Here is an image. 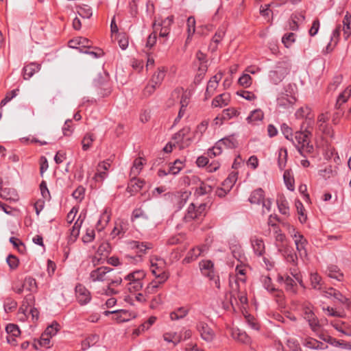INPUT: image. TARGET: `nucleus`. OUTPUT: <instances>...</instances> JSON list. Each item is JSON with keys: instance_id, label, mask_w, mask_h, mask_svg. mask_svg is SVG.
<instances>
[{"instance_id": "nucleus-1", "label": "nucleus", "mask_w": 351, "mask_h": 351, "mask_svg": "<svg viewBox=\"0 0 351 351\" xmlns=\"http://www.w3.org/2000/svg\"><path fill=\"white\" fill-rule=\"evenodd\" d=\"M280 130L285 138L293 143L302 156H305V154L313 152V146L310 142L311 132L307 128L293 134L292 129L287 123H282Z\"/></svg>"}, {"instance_id": "nucleus-2", "label": "nucleus", "mask_w": 351, "mask_h": 351, "mask_svg": "<svg viewBox=\"0 0 351 351\" xmlns=\"http://www.w3.org/2000/svg\"><path fill=\"white\" fill-rule=\"evenodd\" d=\"M290 72V64L287 61H279L271 67L268 73L269 82L275 85L279 84Z\"/></svg>"}, {"instance_id": "nucleus-3", "label": "nucleus", "mask_w": 351, "mask_h": 351, "mask_svg": "<svg viewBox=\"0 0 351 351\" xmlns=\"http://www.w3.org/2000/svg\"><path fill=\"white\" fill-rule=\"evenodd\" d=\"M290 85L285 87L283 90L279 92L276 96V106L279 109H288L293 105L295 101L294 96L289 90Z\"/></svg>"}, {"instance_id": "nucleus-4", "label": "nucleus", "mask_w": 351, "mask_h": 351, "mask_svg": "<svg viewBox=\"0 0 351 351\" xmlns=\"http://www.w3.org/2000/svg\"><path fill=\"white\" fill-rule=\"evenodd\" d=\"M289 232L294 241L296 250L299 252L300 255L301 256H306L307 252L306 247L308 244L307 240L293 227H291L289 228Z\"/></svg>"}, {"instance_id": "nucleus-5", "label": "nucleus", "mask_w": 351, "mask_h": 351, "mask_svg": "<svg viewBox=\"0 0 351 351\" xmlns=\"http://www.w3.org/2000/svg\"><path fill=\"white\" fill-rule=\"evenodd\" d=\"M113 269L108 267H99L90 272L89 279L93 282H104L110 280V273Z\"/></svg>"}, {"instance_id": "nucleus-6", "label": "nucleus", "mask_w": 351, "mask_h": 351, "mask_svg": "<svg viewBox=\"0 0 351 351\" xmlns=\"http://www.w3.org/2000/svg\"><path fill=\"white\" fill-rule=\"evenodd\" d=\"M206 207L205 204H200L198 206H196L195 204L191 203L188 207L186 214L184 215V221L189 222L195 219H199L204 215Z\"/></svg>"}, {"instance_id": "nucleus-7", "label": "nucleus", "mask_w": 351, "mask_h": 351, "mask_svg": "<svg viewBox=\"0 0 351 351\" xmlns=\"http://www.w3.org/2000/svg\"><path fill=\"white\" fill-rule=\"evenodd\" d=\"M110 167V163L108 161H103L98 164L96 173L93 177L95 182L101 183L108 176V170Z\"/></svg>"}, {"instance_id": "nucleus-8", "label": "nucleus", "mask_w": 351, "mask_h": 351, "mask_svg": "<svg viewBox=\"0 0 351 351\" xmlns=\"http://www.w3.org/2000/svg\"><path fill=\"white\" fill-rule=\"evenodd\" d=\"M76 298L81 305H85L91 300L90 292L82 285L78 284L75 287Z\"/></svg>"}, {"instance_id": "nucleus-9", "label": "nucleus", "mask_w": 351, "mask_h": 351, "mask_svg": "<svg viewBox=\"0 0 351 351\" xmlns=\"http://www.w3.org/2000/svg\"><path fill=\"white\" fill-rule=\"evenodd\" d=\"M208 250L207 245H202L197 246L191 249L184 258L183 262L185 263H189L196 260L199 256L203 255Z\"/></svg>"}, {"instance_id": "nucleus-10", "label": "nucleus", "mask_w": 351, "mask_h": 351, "mask_svg": "<svg viewBox=\"0 0 351 351\" xmlns=\"http://www.w3.org/2000/svg\"><path fill=\"white\" fill-rule=\"evenodd\" d=\"M173 98L180 97V104L182 108H186L191 96L190 90H184L182 88H177L171 94Z\"/></svg>"}, {"instance_id": "nucleus-11", "label": "nucleus", "mask_w": 351, "mask_h": 351, "mask_svg": "<svg viewBox=\"0 0 351 351\" xmlns=\"http://www.w3.org/2000/svg\"><path fill=\"white\" fill-rule=\"evenodd\" d=\"M222 74L219 73L213 76L207 84V87L205 91V99L210 98L215 92L219 86V82L221 80Z\"/></svg>"}, {"instance_id": "nucleus-12", "label": "nucleus", "mask_w": 351, "mask_h": 351, "mask_svg": "<svg viewBox=\"0 0 351 351\" xmlns=\"http://www.w3.org/2000/svg\"><path fill=\"white\" fill-rule=\"evenodd\" d=\"M197 330L200 333L201 337L204 341L211 342L214 339L215 334L207 324L204 322L199 323Z\"/></svg>"}, {"instance_id": "nucleus-13", "label": "nucleus", "mask_w": 351, "mask_h": 351, "mask_svg": "<svg viewBox=\"0 0 351 351\" xmlns=\"http://www.w3.org/2000/svg\"><path fill=\"white\" fill-rule=\"evenodd\" d=\"M302 343L304 346L311 350H326L328 346L312 337H302Z\"/></svg>"}, {"instance_id": "nucleus-14", "label": "nucleus", "mask_w": 351, "mask_h": 351, "mask_svg": "<svg viewBox=\"0 0 351 351\" xmlns=\"http://www.w3.org/2000/svg\"><path fill=\"white\" fill-rule=\"evenodd\" d=\"M231 101V95L229 93H223L216 96L212 101L213 108H223L229 105Z\"/></svg>"}, {"instance_id": "nucleus-15", "label": "nucleus", "mask_w": 351, "mask_h": 351, "mask_svg": "<svg viewBox=\"0 0 351 351\" xmlns=\"http://www.w3.org/2000/svg\"><path fill=\"white\" fill-rule=\"evenodd\" d=\"M323 295L328 298H333L334 300L341 304H345L348 302V298L334 288H328L323 291Z\"/></svg>"}, {"instance_id": "nucleus-16", "label": "nucleus", "mask_w": 351, "mask_h": 351, "mask_svg": "<svg viewBox=\"0 0 351 351\" xmlns=\"http://www.w3.org/2000/svg\"><path fill=\"white\" fill-rule=\"evenodd\" d=\"M199 269L202 274L209 279L214 278V264L210 260H203L199 263Z\"/></svg>"}, {"instance_id": "nucleus-17", "label": "nucleus", "mask_w": 351, "mask_h": 351, "mask_svg": "<svg viewBox=\"0 0 351 351\" xmlns=\"http://www.w3.org/2000/svg\"><path fill=\"white\" fill-rule=\"evenodd\" d=\"M231 335L234 339L240 343L249 344L251 342V338L247 335V334L238 328H232L231 330Z\"/></svg>"}, {"instance_id": "nucleus-18", "label": "nucleus", "mask_w": 351, "mask_h": 351, "mask_svg": "<svg viewBox=\"0 0 351 351\" xmlns=\"http://www.w3.org/2000/svg\"><path fill=\"white\" fill-rule=\"evenodd\" d=\"M311 110L308 106H303L300 108L295 112V117L297 119H306V121L308 125H311L313 123V121L312 120L313 117L311 115Z\"/></svg>"}, {"instance_id": "nucleus-19", "label": "nucleus", "mask_w": 351, "mask_h": 351, "mask_svg": "<svg viewBox=\"0 0 351 351\" xmlns=\"http://www.w3.org/2000/svg\"><path fill=\"white\" fill-rule=\"evenodd\" d=\"M130 248L136 250L137 252L145 254L147 250L152 249L153 245L151 243L139 242L138 241H132L129 243Z\"/></svg>"}, {"instance_id": "nucleus-20", "label": "nucleus", "mask_w": 351, "mask_h": 351, "mask_svg": "<svg viewBox=\"0 0 351 351\" xmlns=\"http://www.w3.org/2000/svg\"><path fill=\"white\" fill-rule=\"evenodd\" d=\"M341 29V25H338L336 28L332 31L330 36V41L326 47V51L327 53L330 52L334 49L335 46L337 44L340 32Z\"/></svg>"}, {"instance_id": "nucleus-21", "label": "nucleus", "mask_w": 351, "mask_h": 351, "mask_svg": "<svg viewBox=\"0 0 351 351\" xmlns=\"http://www.w3.org/2000/svg\"><path fill=\"white\" fill-rule=\"evenodd\" d=\"M136 178L131 176V180L128 186V191L132 194L138 192L145 184L143 180L136 179Z\"/></svg>"}, {"instance_id": "nucleus-22", "label": "nucleus", "mask_w": 351, "mask_h": 351, "mask_svg": "<svg viewBox=\"0 0 351 351\" xmlns=\"http://www.w3.org/2000/svg\"><path fill=\"white\" fill-rule=\"evenodd\" d=\"M251 243L254 253L257 256H262L265 252V244L263 240L254 237L252 238Z\"/></svg>"}, {"instance_id": "nucleus-23", "label": "nucleus", "mask_w": 351, "mask_h": 351, "mask_svg": "<svg viewBox=\"0 0 351 351\" xmlns=\"http://www.w3.org/2000/svg\"><path fill=\"white\" fill-rule=\"evenodd\" d=\"M326 273L330 278L337 281H341L343 278V274L339 268L335 265H330L327 267Z\"/></svg>"}, {"instance_id": "nucleus-24", "label": "nucleus", "mask_w": 351, "mask_h": 351, "mask_svg": "<svg viewBox=\"0 0 351 351\" xmlns=\"http://www.w3.org/2000/svg\"><path fill=\"white\" fill-rule=\"evenodd\" d=\"M328 119V116L326 114H321L317 117V127L320 131L323 133L330 135V128L326 124V121Z\"/></svg>"}, {"instance_id": "nucleus-25", "label": "nucleus", "mask_w": 351, "mask_h": 351, "mask_svg": "<svg viewBox=\"0 0 351 351\" xmlns=\"http://www.w3.org/2000/svg\"><path fill=\"white\" fill-rule=\"evenodd\" d=\"M304 319L308 322L309 327L314 332H317L319 330L321 325L314 313L305 315Z\"/></svg>"}, {"instance_id": "nucleus-26", "label": "nucleus", "mask_w": 351, "mask_h": 351, "mask_svg": "<svg viewBox=\"0 0 351 351\" xmlns=\"http://www.w3.org/2000/svg\"><path fill=\"white\" fill-rule=\"evenodd\" d=\"M145 277V272L144 270L139 269L134 271L130 274H128L125 277V280H128V282H138L143 281V280Z\"/></svg>"}, {"instance_id": "nucleus-27", "label": "nucleus", "mask_w": 351, "mask_h": 351, "mask_svg": "<svg viewBox=\"0 0 351 351\" xmlns=\"http://www.w3.org/2000/svg\"><path fill=\"white\" fill-rule=\"evenodd\" d=\"M189 312V308L181 306L177 308L170 313V319L172 321L179 320L185 317Z\"/></svg>"}, {"instance_id": "nucleus-28", "label": "nucleus", "mask_w": 351, "mask_h": 351, "mask_svg": "<svg viewBox=\"0 0 351 351\" xmlns=\"http://www.w3.org/2000/svg\"><path fill=\"white\" fill-rule=\"evenodd\" d=\"M165 73L166 70L165 68L162 67L158 69V71L152 75L150 82L159 87L164 80Z\"/></svg>"}, {"instance_id": "nucleus-29", "label": "nucleus", "mask_w": 351, "mask_h": 351, "mask_svg": "<svg viewBox=\"0 0 351 351\" xmlns=\"http://www.w3.org/2000/svg\"><path fill=\"white\" fill-rule=\"evenodd\" d=\"M287 150L286 148H280L278 151V166L282 171L287 165Z\"/></svg>"}, {"instance_id": "nucleus-30", "label": "nucleus", "mask_w": 351, "mask_h": 351, "mask_svg": "<svg viewBox=\"0 0 351 351\" xmlns=\"http://www.w3.org/2000/svg\"><path fill=\"white\" fill-rule=\"evenodd\" d=\"M283 180L287 189L293 191L295 189L294 178L291 169H287L283 173Z\"/></svg>"}, {"instance_id": "nucleus-31", "label": "nucleus", "mask_w": 351, "mask_h": 351, "mask_svg": "<svg viewBox=\"0 0 351 351\" xmlns=\"http://www.w3.org/2000/svg\"><path fill=\"white\" fill-rule=\"evenodd\" d=\"M263 112L261 109H256L251 112L246 120L249 123L256 124V122L261 121L263 119Z\"/></svg>"}, {"instance_id": "nucleus-32", "label": "nucleus", "mask_w": 351, "mask_h": 351, "mask_svg": "<svg viewBox=\"0 0 351 351\" xmlns=\"http://www.w3.org/2000/svg\"><path fill=\"white\" fill-rule=\"evenodd\" d=\"M264 197V191L261 189H258L254 191L250 197L249 201L251 204H260L263 200Z\"/></svg>"}, {"instance_id": "nucleus-33", "label": "nucleus", "mask_w": 351, "mask_h": 351, "mask_svg": "<svg viewBox=\"0 0 351 351\" xmlns=\"http://www.w3.org/2000/svg\"><path fill=\"white\" fill-rule=\"evenodd\" d=\"M99 340V336L96 334L88 336L82 342V349L84 350L88 349L91 346L96 345Z\"/></svg>"}, {"instance_id": "nucleus-34", "label": "nucleus", "mask_w": 351, "mask_h": 351, "mask_svg": "<svg viewBox=\"0 0 351 351\" xmlns=\"http://www.w3.org/2000/svg\"><path fill=\"white\" fill-rule=\"evenodd\" d=\"M40 70V65L36 64H30L23 68V78L29 80L38 71Z\"/></svg>"}, {"instance_id": "nucleus-35", "label": "nucleus", "mask_w": 351, "mask_h": 351, "mask_svg": "<svg viewBox=\"0 0 351 351\" xmlns=\"http://www.w3.org/2000/svg\"><path fill=\"white\" fill-rule=\"evenodd\" d=\"M243 315L245 318V322L248 326V327L254 330H259L260 325L257 319L254 316L251 315L247 312L243 313Z\"/></svg>"}, {"instance_id": "nucleus-36", "label": "nucleus", "mask_w": 351, "mask_h": 351, "mask_svg": "<svg viewBox=\"0 0 351 351\" xmlns=\"http://www.w3.org/2000/svg\"><path fill=\"white\" fill-rule=\"evenodd\" d=\"M23 288L32 293L36 292L37 290L36 280L31 276L26 277L23 283Z\"/></svg>"}, {"instance_id": "nucleus-37", "label": "nucleus", "mask_w": 351, "mask_h": 351, "mask_svg": "<svg viewBox=\"0 0 351 351\" xmlns=\"http://www.w3.org/2000/svg\"><path fill=\"white\" fill-rule=\"evenodd\" d=\"M143 167V159L141 158L135 159L130 169V176L136 177L141 173Z\"/></svg>"}, {"instance_id": "nucleus-38", "label": "nucleus", "mask_w": 351, "mask_h": 351, "mask_svg": "<svg viewBox=\"0 0 351 351\" xmlns=\"http://www.w3.org/2000/svg\"><path fill=\"white\" fill-rule=\"evenodd\" d=\"M351 95V87H347L342 93L339 94L337 99L336 106L340 108L341 106L347 101Z\"/></svg>"}, {"instance_id": "nucleus-39", "label": "nucleus", "mask_w": 351, "mask_h": 351, "mask_svg": "<svg viewBox=\"0 0 351 351\" xmlns=\"http://www.w3.org/2000/svg\"><path fill=\"white\" fill-rule=\"evenodd\" d=\"M77 12L81 17L84 19H89L93 15L91 8L87 5H78L77 7Z\"/></svg>"}, {"instance_id": "nucleus-40", "label": "nucleus", "mask_w": 351, "mask_h": 351, "mask_svg": "<svg viewBox=\"0 0 351 351\" xmlns=\"http://www.w3.org/2000/svg\"><path fill=\"white\" fill-rule=\"evenodd\" d=\"M277 205L279 212L284 215H289V208L287 201L284 197L277 199Z\"/></svg>"}, {"instance_id": "nucleus-41", "label": "nucleus", "mask_w": 351, "mask_h": 351, "mask_svg": "<svg viewBox=\"0 0 351 351\" xmlns=\"http://www.w3.org/2000/svg\"><path fill=\"white\" fill-rule=\"evenodd\" d=\"M188 36L186 42L191 39L195 32V19L193 16H189L186 21Z\"/></svg>"}, {"instance_id": "nucleus-42", "label": "nucleus", "mask_w": 351, "mask_h": 351, "mask_svg": "<svg viewBox=\"0 0 351 351\" xmlns=\"http://www.w3.org/2000/svg\"><path fill=\"white\" fill-rule=\"evenodd\" d=\"M224 145H223V142L218 141L215 145L211 148L208 149V154L210 156H217L220 155L223 149H224Z\"/></svg>"}, {"instance_id": "nucleus-43", "label": "nucleus", "mask_w": 351, "mask_h": 351, "mask_svg": "<svg viewBox=\"0 0 351 351\" xmlns=\"http://www.w3.org/2000/svg\"><path fill=\"white\" fill-rule=\"evenodd\" d=\"M237 180V175L235 173L229 174L228 177L223 182L222 186L226 187L227 191H230Z\"/></svg>"}, {"instance_id": "nucleus-44", "label": "nucleus", "mask_w": 351, "mask_h": 351, "mask_svg": "<svg viewBox=\"0 0 351 351\" xmlns=\"http://www.w3.org/2000/svg\"><path fill=\"white\" fill-rule=\"evenodd\" d=\"M283 3H284V2H282L278 4V3L273 1L271 3L266 4L263 6L262 5L260 8V13L264 17H269L270 15V13L271 12V10L270 9L271 7V8L277 7Z\"/></svg>"}, {"instance_id": "nucleus-45", "label": "nucleus", "mask_w": 351, "mask_h": 351, "mask_svg": "<svg viewBox=\"0 0 351 351\" xmlns=\"http://www.w3.org/2000/svg\"><path fill=\"white\" fill-rule=\"evenodd\" d=\"M150 270L153 275H156L158 271L165 270L164 269V261L162 259H157L156 262L152 261Z\"/></svg>"}, {"instance_id": "nucleus-46", "label": "nucleus", "mask_w": 351, "mask_h": 351, "mask_svg": "<svg viewBox=\"0 0 351 351\" xmlns=\"http://www.w3.org/2000/svg\"><path fill=\"white\" fill-rule=\"evenodd\" d=\"M112 313H119V317L117 318V319L120 322H127L130 319V315H128V311L125 310L120 309V310L105 312V314L106 315H108L109 314H112Z\"/></svg>"}, {"instance_id": "nucleus-47", "label": "nucleus", "mask_w": 351, "mask_h": 351, "mask_svg": "<svg viewBox=\"0 0 351 351\" xmlns=\"http://www.w3.org/2000/svg\"><path fill=\"white\" fill-rule=\"evenodd\" d=\"M5 331L10 337H12V341L14 340V337H16L21 334L19 328L17 325L14 324H8L5 327Z\"/></svg>"}, {"instance_id": "nucleus-48", "label": "nucleus", "mask_w": 351, "mask_h": 351, "mask_svg": "<svg viewBox=\"0 0 351 351\" xmlns=\"http://www.w3.org/2000/svg\"><path fill=\"white\" fill-rule=\"evenodd\" d=\"M94 140L95 136L93 134H86L82 141V149L84 151L88 150L90 147Z\"/></svg>"}, {"instance_id": "nucleus-49", "label": "nucleus", "mask_w": 351, "mask_h": 351, "mask_svg": "<svg viewBox=\"0 0 351 351\" xmlns=\"http://www.w3.org/2000/svg\"><path fill=\"white\" fill-rule=\"evenodd\" d=\"M261 282L263 287L269 293H273L276 291V289L272 284L271 279L269 276H263L261 277Z\"/></svg>"}, {"instance_id": "nucleus-50", "label": "nucleus", "mask_w": 351, "mask_h": 351, "mask_svg": "<svg viewBox=\"0 0 351 351\" xmlns=\"http://www.w3.org/2000/svg\"><path fill=\"white\" fill-rule=\"evenodd\" d=\"M219 141L223 142L225 148L232 149L236 147L237 145V141L233 136L223 138Z\"/></svg>"}, {"instance_id": "nucleus-51", "label": "nucleus", "mask_w": 351, "mask_h": 351, "mask_svg": "<svg viewBox=\"0 0 351 351\" xmlns=\"http://www.w3.org/2000/svg\"><path fill=\"white\" fill-rule=\"evenodd\" d=\"M184 165L182 162L180 160H176L171 164L169 167V172H170L171 174L176 175L182 169Z\"/></svg>"}, {"instance_id": "nucleus-52", "label": "nucleus", "mask_w": 351, "mask_h": 351, "mask_svg": "<svg viewBox=\"0 0 351 351\" xmlns=\"http://www.w3.org/2000/svg\"><path fill=\"white\" fill-rule=\"evenodd\" d=\"M319 338L324 341L335 346V347H341L342 346V343L337 339L329 336V335H319Z\"/></svg>"}, {"instance_id": "nucleus-53", "label": "nucleus", "mask_w": 351, "mask_h": 351, "mask_svg": "<svg viewBox=\"0 0 351 351\" xmlns=\"http://www.w3.org/2000/svg\"><path fill=\"white\" fill-rule=\"evenodd\" d=\"M239 115V112L234 108H228L222 111V118L228 120Z\"/></svg>"}, {"instance_id": "nucleus-54", "label": "nucleus", "mask_w": 351, "mask_h": 351, "mask_svg": "<svg viewBox=\"0 0 351 351\" xmlns=\"http://www.w3.org/2000/svg\"><path fill=\"white\" fill-rule=\"evenodd\" d=\"M110 217L107 211L105 210L101 215L99 219L97 221V226L99 230L104 228V226L106 225L110 221Z\"/></svg>"}, {"instance_id": "nucleus-55", "label": "nucleus", "mask_w": 351, "mask_h": 351, "mask_svg": "<svg viewBox=\"0 0 351 351\" xmlns=\"http://www.w3.org/2000/svg\"><path fill=\"white\" fill-rule=\"evenodd\" d=\"M82 224V220H77L75 221L74 225L73 226L72 229L71 230V239L75 241L80 234V230Z\"/></svg>"}, {"instance_id": "nucleus-56", "label": "nucleus", "mask_w": 351, "mask_h": 351, "mask_svg": "<svg viewBox=\"0 0 351 351\" xmlns=\"http://www.w3.org/2000/svg\"><path fill=\"white\" fill-rule=\"evenodd\" d=\"M321 277L317 274H311V282L313 289L320 290L322 288Z\"/></svg>"}, {"instance_id": "nucleus-57", "label": "nucleus", "mask_w": 351, "mask_h": 351, "mask_svg": "<svg viewBox=\"0 0 351 351\" xmlns=\"http://www.w3.org/2000/svg\"><path fill=\"white\" fill-rule=\"evenodd\" d=\"M190 128L188 127L184 128L180 130L178 132L174 134L173 138L176 141V143H179L182 141L184 137L189 133Z\"/></svg>"}, {"instance_id": "nucleus-58", "label": "nucleus", "mask_w": 351, "mask_h": 351, "mask_svg": "<svg viewBox=\"0 0 351 351\" xmlns=\"http://www.w3.org/2000/svg\"><path fill=\"white\" fill-rule=\"evenodd\" d=\"M238 82L241 86L247 88L252 84V79L248 73H244L239 78Z\"/></svg>"}, {"instance_id": "nucleus-59", "label": "nucleus", "mask_w": 351, "mask_h": 351, "mask_svg": "<svg viewBox=\"0 0 351 351\" xmlns=\"http://www.w3.org/2000/svg\"><path fill=\"white\" fill-rule=\"evenodd\" d=\"M59 328L60 325L57 322H53L45 329L44 333L47 336L52 337L56 335Z\"/></svg>"}, {"instance_id": "nucleus-60", "label": "nucleus", "mask_w": 351, "mask_h": 351, "mask_svg": "<svg viewBox=\"0 0 351 351\" xmlns=\"http://www.w3.org/2000/svg\"><path fill=\"white\" fill-rule=\"evenodd\" d=\"M108 290L113 294L117 293V291H114L112 287H116L121 284L122 282V278L120 277L116 278L115 279H112L111 276H110V280H108Z\"/></svg>"}, {"instance_id": "nucleus-61", "label": "nucleus", "mask_w": 351, "mask_h": 351, "mask_svg": "<svg viewBox=\"0 0 351 351\" xmlns=\"http://www.w3.org/2000/svg\"><path fill=\"white\" fill-rule=\"evenodd\" d=\"M295 40V35L293 33H288L282 38V43L286 47H289Z\"/></svg>"}, {"instance_id": "nucleus-62", "label": "nucleus", "mask_w": 351, "mask_h": 351, "mask_svg": "<svg viewBox=\"0 0 351 351\" xmlns=\"http://www.w3.org/2000/svg\"><path fill=\"white\" fill-rule=\"evenodd\" d=\"M143 287V281L131 282H128L127 285L128 289L130 292L139 291L140 290L142 289Z\"/></svg>"}, {"instance_id": "nucleus-63", "label": "nucleus", "mask_w": 351, "mask_h": 351, "mask_svg": "<svg viewBox=\"0 0 351 351\" xmlns=\"http://www.w3.org/2000/svg\"><path fill=\"white\" fill-rule=\"evenodd\" d=\"M208 126V123L206 121H203L199 123L196 128L195 132V136L197 137L198 139H200L203 134L206 132Z\"/></svg>"}, {"instance_id": "nucleus-64", "label": "nucleus", "mask_w": 351, "mask_h": 351, "mask_svg": "<svg viewBox=\"0 0 351 351\" xmlns=\"http://www.w3.org/2000/svg\"><path fill=\"white\" fill-rule=\"evenodd\" d=\"M287 345L291 351H302L299 343L295 339H288Z\"/></svg>"}]
</instances>
